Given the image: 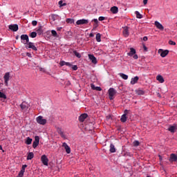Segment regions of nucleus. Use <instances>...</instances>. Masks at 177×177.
Wrapping results in <instances>:
<instances>
[{"instance_id": "obj_23", "label": "nucleus", "mask_w": 177, "mask_h": 177, "mask_svg": "<svg viewBox=\"0 0 177 177\" xmlns=\"http://www.w3.org/2000/svg\"><path fill=\"white\" fill-rule=\"evenodd\" d=\"M156 80L157 81H158L160 84H164L165 82V80L164 77H162V75H158L156 77Z\"/></svg>"}, {"instance_id": "obj_8", "label": "nucleus", "mask_w": 177, "mask_h": 177, "mask_svg": "<svg viewBox=\"0 0 177 177\" xmlns=\"http://www.w3.org/2000/svg\"><path fill=\"white\" fill-rule=\"evenodd\" d=\"M27 167H28L27 165H23L21 169V171L19 172L17 177H24V173L26 172V169L27 168Z\"/></svg>"}, {"instance_id": "obj_45", "label": "nucleus", "mask_w": 177, "mask_h": 177, "mask_svg": "<svg viewBox=\"0 0 177 177\" xmlns=\"http://www.w3.org/2000/svg\"><path fill=\"white\" fill-rule=\"evenodd\" d=\"M37 24H38V21H35V20H34V21H32V25L33 26H37Z\"/></svg>"}, {"instance_id": "obj_3", "label": "nucleus", "mask_w": 177, "mask_h": 177, "mask_svg": "<svg viewBox=\"0 0 177 177\" xmlns=\"http://www.w3.org/2000/svg\"><path fill=\"white\" fill-rule=\"evenodd\" d=\"M36 121L37 124H39V125H45L46 124V119H44L42 115H39L36 118Z\"/></svg>"}, {"instance_id": "obj_30", "label": "nucleus", "mask_w": 177, "mask_h": 177, "mask_svg": "<svg viewBox=\"0 0 177 177\" xmlns=\"http://www.w3.org/2000/svg\"><path fill=\"white\" fill-rule=\"evenodd\" d=\"M91 21H94L95 23L93 25L94 28H97V27H99V21H97V19H93Z\"/></svg>"}, {"instance_id": "obj_44", "label": "nucleus", "mask_w": 177, "mask_h": 177, "mask_svg": "<svg viewBox=\"0 0 177 177\" xmlns=\"http://www.w3.org/2000/svg\"><path fill=\"white\" fill-rule=\"evenodd\" d=\"M106 17H99L98 20L99 21H103V20H105Z\"/></svg>"}, {"instance_id": "obj_12", "label": "nucleus", "mask_w": 177, "mask_h": 177, "mask_svg": "<svg viewBox=\"0 0 177 177\" xmlns=\"http://www.w3.org/2000/svg\"><path fill=\"white\" fill-rule=\"evenodd\" d=\"M88 59L91 60L93 64H97V59L96 57H95V55H93V54H89Z\"/></svg>"}, {"instance_id": "obj_58", "label": "nucleus", "mask_w": 177, "mask_h": 177, "mask_svg": "<svg viewBox=\"0 0 177 177\" xmlns=\"http://www.w3.org/2000/svg\"><path fill=\"white\" fill-rule=\"evenodd\" d=\"M60 135L61 136H63V131H61Z\"/></svg>"}, {"instance_id": "obj_53", "label": "nucleus", "mask_w": 177, "mask_h": 177, "mask_svg": "<svg viewBox=\"0 0 177 177\" xmlns=\"http://www.w3.org/2000/svg\"><path fill=\"white\" fill-rule=\"evenodd\" d=\"M143 49L144 50H145V52H147V47L146 46V45H143Z\"/></svg>"}, {"instance_id": "obj_55", "label": "nucleus", "mask_w": 177, "mask_h": 177, "mask_svg": "<svg viewBox=\"0 0 177 177\" xmlns=\"http://www.w3.org/2000/svg\"><path fill=\"white\" fill-rule=\"evenodd\" d=\"M149 0H143L144 5H147V2Z\"/></svg>"}, {"instance_id": "obj_22", "label": "nucleus", "mask_w": 177, "mask_h": 177, "mask_svg": "<svg viewBox=\"0 0 177 177\" xmlns=\"http://www.w3.org/2000/svg\"><path fill=\"white\" fill-rule=\"evenodd\" d=\"M59 66L63 67V66H67L68 67H71L72 64L70 62H66L65 61H60Z\"/></svg>"}, {"instance_id": "obj_14", "label": "nucleus", "mask_w": 177, "mask_h": 177, "mask_svg": "<svg viewBox=\"0 0 177 177\" xmlns=\"http://www.w3.org/2000/svg\"><path fill=\"white\" fill-rule=\"evenodd\" d=\"M136 95H138V96H143L146 93V91L145 90L139 88L135 91Z\"/></svg>"}, {"instance_id": "obj_43", "label": "nucleus", "mask_w": 177, "mask_h": 177, "mask_svg": "<svg viewBox=\"0 0 177 177\" xmlns=\"http://www.w3.org/2000/svg\"><path fill=\"white\" fill-rule=\"evenodd\" d=\"M169 45H173V46L176 45V43L172 40H169Z\"/></svg>"}, {"instance_id": "obj_17", "label": "nucleus", "mask_w": 177, "mask_h": 177, "mask_svg": "<svg viewBox=\"0 0 177 177\" xmlns=\"http://www.w3.org/2000/svg\"><path fill=\"white\" fill-rule=\"evenodd\" d=\"M160 51L161 52V57H165L168 55V53H169V50H168L159 49V52Z\"/></svg>"}, {"instance_id": "obj_29", "label": "nucleus", "mask_w": 177, "mask_h": 177, "mask_svg": "<svg viewBox=\"0 0 177 177\" xmlns=\"http://www.w3.org/2000/svg\"><path fill=\"white\" fill-rule=\"evenodd\" d=\"M25 143L26 145H31V143H32V138L28 137L26 138V140H25Z\"/></svg>"}, {"instance_id": "obj_28", "label": "nucleus", "mask_w": 177, "mask_h": 177, "mask_svg": "<svg viewBox=\"0 0 177 177\" xmlns=\"http://www.w3.org/2000/svg\"><path fill=\"white\" fill-rule=\"evenodd\" d=\"M101 38H102V35H100V33H97L95 36V39L97 42H102Z\"/></svg>"}, {"instance_id": "obj_42", "label": "nucleus", "mask_w": 177, "mask_h": 177, "mask_svg": "<svg viewBox=\"0 0 177 177\" xmlns=\"http://www.w3.org/2000/svg\"><path fill=\"white\" fill-rule=\"evenodd\" d=\"M51 34H52L53 37H57V32H56V30H51Z\"/></svg>"}, {"instance_id": "obj_57", "label": "nucleus", "mask_w": 177, "mask_h": 177, "mask_svg": "<svg viewBox=\"0 0 177 177\" xmlns=\"http://www.w3.org/2000/svg\"><path fill=\"white\" fill-rule=\"evenodd\" d=\"M19 37H20V36H19V35H17L15 37V39H19Z\"/></svg>"}, {"instance_id": "obj_32", "label": "nucleus", "mask_w": 177, "mask_h": 177, "mask_svg": "<svg viewBox=\"0 0 177 177\" xmlns=\"http://www.w3.org/2000/svg\"><path fill=\"white\" fill-rule=\"evenodd\" d=\"M135 15H136L137 19H142V17H143V16L142 15V14H140V12H139V11H136Z\"/></svg>"}, {"instance_id": "obj_11", "label": "nucleus", "mask_w": 177, "mask_h": 177, "mask_svg": "<svg viewBox=\"0 0 177 177\" xmlns=\"http://www.w3.org/2000/svg\"><path fill=\"white\" fill-rule=\"evenodd\" d=\"M88 23H89V20L85 19H79L76 21V24L77 26H82V24H88Z\"/></svg>"}, {"instance_id": "obj_31", "label": "nucleus", "mask_w": 177, "mask_h": 177, "mask_svg": "<svg viewBox=\"0 0 177 177\" xmlns=\"http://www.w3.org/2000/svg\"><path fill=\"white\" fill-rule=\"evenodd\" d=\"M127 118H128L127 117V115H122L121 118H120L121 122H127Z\"/></svg>"}, {"instance_id": "obj_46", "label": "nucleus", "mask_w": 177, "mask_h": 177, "mask_svg": "<svg viewBox=\"0 0 177 177\" xmlns=\"http://www.w3.org/2000/svg\"><path fill=\"white\" fill-rule=\"evenodd\" d=\"M133 145H134V146H139L140 142H139L138 140H135V141L133 142Z\"/></svg>"}, {"instance_id": "obj_16", "label": "nucleus", "mask_w": 177, "mask_h": 177, "mask_svg": "<svg viewBox=\"0 0 177 177\" xmlns=\"http://www.w3.org/2000/svg\"><path fill=\"white\" fill-rule=\"evenodd\" d=\"M177 130V126L176 124H174L173 125H170L168 128V131L169 132H171V133H174L175 131Z\"/></svg>"}, {"instance_id": "obj_1", "label": "nucleus", "mask_w": 177, "mask_h": 177, "mask_svg": "<svg viewBox=\"0 0 177 177\" xmlns=\"http://www.w3.org/2000/svg\"><path fill=\"white\" fill-rule=\"evenodd\" d=\"M21 42L25 45L26 49H31L32 50H35L37 52L38 48L35 46L33 42L30 41V38L28 37V35H21Z\"/></svg>"}, {"instance_id": "obj_25", "label": "nucleus", "mask_w": 177, "mask_h": 177, "mask_svg": "<svg viewBox=\"0 0 177 177\" xmlns=\"http://www.w3.org/2000/svg\"><path fill=\"white\" fill-rule=\"evenodd\" d=\"M169 161L172 162L177 161V156L175 153H171L170 155Z\"/></svg>"}, {"instance_id": "obj_59", "label": "nucleus", "mask_w": 177, "mask_h": 177, "mask_svg": "<svg viewBox=\"0 0 177 177\" xmlns=\"http://www.w3.org/2000/svg\"><path fill=\"white\" fill-rule=\"evenodd\" d=\"M0 150H3L2 145H0Z\"/></svg>"}, {"instance_id": "obj_40", "label": "nucleus", "mask_w": 177, "mask_h": 177, "mask_svg": "<svg viewBox=\"0 0 177 177\" xmlns=\"http://www.w3.org/2000/svg\"><path fill=\"white\" fill-rule=\"evenodd\" d=\"M57 17H59V15H55V14H53L51 15V19L53 20V21H55Z\"/></svg>"}, {"instance_id": "obj_34", "label": "nucleus", "mask_w": 177, "mask_h": 177, "mask_svg": "<svg viewBox=\"0 0 177 177\" xmlns=\"http://www.w3.org/2000/svg\"><path fill=\"white\" fill-rule=\"evenodd\" d=\"M0 97L1 99H5V100L8 98V97L6 96V94H5V93H2L1 91H0Z\"/></svg>"}, {"instance_id": "obj_15", "label": "nucleus", "mask_w": 177, "mask_h": 177, "mask_svg": "<svg viewBox=\"0 0 177 177\" xmlns=\"http://www.w3.org/2000/svg\"><path fill=\"white\" fill-rule=\"evenodd\" d=\"M62 147H64L67 154H70L71 153V148H70L68 145H67L66 142L62 143Z\"/></svg>"}, {"instance_id": "obj_51", "label": "nucleus", "mask_w": 177, "mask_h": 177, "mask_svg": "<svg viewBox=\"0 0 177 177\" xmlns=\"http://www.w3.org/2000/svg\"><path fill=\"white\" fill-rule=\"evenodd\" d=\"M26 56H28V57H32V55L30 53H27Z\"/></svg>"}, {"instance_id": "obj_47", "label": "nucleus", "mask_w": 177, "mask_h": 177, "mask_svg": "<svg viewBox=\"0 0 177 177\" xmlns=\"http://www.w3.org/2000/svg\"><path fill=\"white\" fill-rule=\"evenodd\" d=\"M95 91H98L99 92L102 91V87H100V86H96V87H95Z\"/></svg>"}, {"instance_id": "obj_24", "label": "nucleus", "mask_w": 177, "mask_h": 177, "mask_svg": "<svg viewBox=\"0 0 177 177\" xmlns=\"http://www.w3.org/2000/svg\"><path fill=\"white\" fill-rule=\"evenodd\" d=\"M109 151H110V153H115V151H116L115 146L114 145V144H113V142H111L110 144Z\"/></svg>"}, {"instance_id": "obj_49", "label": "nucleus", "mask_w": 177, "mask_h": 177, "mask_svg": "<svg viewBox=\"0 0 177 177\" xmlns=\"http://www.w3.org/2000/svg\"><path fill=\"white\" fill-rule=\"evenodd\" d=\"M91 89H93V91H95L96 86H95V84H91Z\"/></svg>"}, {"instance_id": "obj_54", "label": "nucleus", "mask_w": 177, "mask_h": 177, "mask_svg": "<svg viewBox=\"0 0 177 177\" xmlns=\"http://www.w3.org/2000/svg\"><path fill=\"white\" fill-rule=\"evenodd\" d=\"M147 39H149L147 36H145V37H143V41H147Z\"/></svg>"}, {"instance_id": "obj_52", "label": "nucleus", "mask_w": 177, "mask_h": 177, "mask_svg": "<svg viewBox=\"0 0 177 177\" xmlns=\"http://www.w3.org/2000/svg\"><path fill=\"white\" fill-rule=\"evenodd\" d=\"M63 29V27H57V31H61Z\"/></svg>"}, {"instance_id": "obj_9", "label": "nucleus", "mask_w": 177, "mask_h": 177, "mask_svg": "<svg viewBox=\"0 0 177 177\" xmlns=\"http://www.w3.org/2000/svg\"><path fill=\"white\" fill-rule=\"evenodd\" d=\"M38 145H39V136H35V140L33 141V143H32L33 149H37V147H38Z\"/></svg>"}, {"instance_id": "obj_38", "label": "nucleus", "mask_w": 177, "mask_h": 177, "mask_svg": "<svg viewBox=\"0 0 177 177\" xmlns=\"http://www.w3.org/2000/svg\"><path fill=\"white\" fill-rule=\"evenodd\" d=\"M124 157H133V154H132L131 152H125L124 154Z\"/></svg>"}, {"instance_id": "obj_26", "label": "nucleus", "mask_w": 177, "mask_h": 177, "mask_svg": "<svg viewBox=\"0 0 177 177\" xmlns=\"http://www.w3.org/2000/svg\"><path fill=\"white\" fill-rule=\"evenodd\" d=\"M63 2H65V3H63ZM58 5L59 6V8H63V6H67V3H66V0H60L58 2Z\"/></svg>"}, {"instance_id": "obj_36", "label": "nucleus", "mask_w": 177, "mask_h": 177, "mask_svg": "<svg viewBox=\"0 0 177 177\" xmlns=\"http://www.w3.org/2000/svg\"><path fill=\"white\" fill-rule=\"evenodd\" d=\"M29 37L30 38H36L37 37V32H32L29 34Z\"/></svg>"}, {"instance_id": "obj_35", "label": "nucleus", "mask_w": 177, "mask_h": 177, "mask_svg": "<svg viewBox=\"0 0 177 177\" xmlns=\"http://www.w3.org/2000/svg\"><path fill=\"white\" fill-rule=\"evenodd\" d=\"M66 23H68V24H73L74 23V19H71V18H68L66 20Z\"/></svg>"}, {"instance_id": "obj_13", "label": "nucleus", "mask_w": 177, "mask_h": 177, "mask_svg": "<svg viewBox=\"0 0 177 177\" xmlns=\"http://www.w3.org/2000/svg\"><path fill=\"white\" fill-rule=\"evenodd\" d=\"M86 118H88V115L86 113H82L79 116L78 120L80 122H84Z\"/></svg>"}, {"instance_id": "obj_37", "label": "nucleus", "mask_w": 177, "mask_h": 177, "mask_svg": "<svg viewBox=\"0 0 177 177\" xmlns=\"http://www.w3.org/2000/svg\"><path fill=\"white\" fill-rule=\"evenodd\" d=\"M37 34H38V35H42V34H44V30H42V28H39L37 30Z\"/></svg>"}, {"instance_id": "obj_2", "label": "nucleus", "mask_w": 177, "mask_h": 177, "mask_svg": "<svg viewBox=\"0 0 177 177\" xmlns=\"http://www.w3.org/2000/svg\"><path fill=\"white\" fill-rule=\"evenodd\" d=\"M127 56H130V57H133L134 60H138V56L136 55V50L133 48H130V52L127 53Z\"/></svg>"}, {"instance_id": "obj_4", "label": "nucleus", "mask_w": 177, "mask_h": 177, "mask_svg": "<svg viewBox=\"0 0 177 177\" xmlns=\"http://www.w3.org/2000/svg\"><path fill=\"white\" fill-rule=\"evenodd\" d=\"M108 93L110 100H113V97H114V95L117 93V91L114 88H110L108 91Z\"/></svg>"}, {"instance_id": "obj_41", "label": "nucleus", "mask_w": 177, "mask_h": 177, "mask_svg": "<svg viewBox=\"0 0 177 177\" xmlns=\"http://www.w3.org/2000/svg\"><path fill=\"white\" fill-rule=\"evenodd\" d=\"M71 67L73 71H77L78 70V66L77 65H72Z\"/></svg>"}, {"instance_id": "obj_48", "label": "nucleus", "mask_w": 177, "mask_h": 177, "mask_svg": "<svg viewBox=\"0 0 177 177\" xmlns=\"http://www.w3.org/2000/svg\"><path fill=\"white\" fill-rule=\"evenodd\" d=\"M128 113H129V111L128 109H125L124 111V114L123 115H128Z\"/></svg>"}, {"instance_id": "obj_20", "label": "nucleus", "mask_w": 177, "mask_h": 177, "mask_svg": "<svg viewBox=\"0 0 177 177\" xmlns=\"http://www.w3.org/2000/svg\"><path fill=\"white\" fill-rule=\"evenodd\" d=\"M139 81V77L135 76L134 77H132L131 80V84L135 85V84H138V82Z\"/></svg>"}, {"instance_id": "obj_50", "label": "nucleus", "mask_w": 177, "mask_h": 177, "mask_svg": "<svg viewBox=\"0 0 177 177\" xmlns=\"http://www.w3.org/2000/svg\"><path fill=\"white\" fill-rule=\"evenodd\" d=\"M70 85H71V82H70V80H68L66 84V86H70Z\"/></svg>"}, {"instance_id": "obj_18", "label": "nucleus", "mask_w": 177, "mask_h": 177, "mask_svg": "<svg viewBox=\"0 0 177 177\" xmlns=\"http://www.w3.org/2000/svg\"><path fill=\"white\" fill-rule=\"evenodd\" d=\"M155 26H156V27L158 30H160V31H163V30H164V26H163L162 24H161L159 21H155Z\"/></svg>"}, {"instance_id": "obj_10", "label": "nucleus", "mask_w": 177, "mask_h": 177, "mask_svg": "<svg viewBox=\"0 0 177 177\" xmlns=\"http://www.w3.org/2000/svg\"><path fill=\"white\" fill-rule=\"evenodd\" d=\"M8 28L11 30L13 31L14 32H16V31L19 30V25L17 24H10L8 26Z\"/></svg>"}, {"instance_id": "obj_21", "label": "nucleus", "mask_w": 177, "mask_h": 177, "mask_svg": "<svg viewBox=\"0 0 177 177\" xmlns=\"http://www.w3.org/2000/svg\"><path fill=\"white\" fill-rule=\"evenodd\" d=\"M110 11L113 15H117V13H118V7L113 6L111 8Z\"/></svg>"}, {"instance_id": "obj_33", "label": "nucleus", "mask_w": 177, "mask_h": 177, "mask_svg": "<svg viewBox=\"0 0 177 177\" xmlns=\"http://www.w3.org/2000/svg\"><path fill=\"white\" fill-rule=\"evenodd\" d=\"M73 53H74L75 56H76V57H77L78 59H81V54L80 53H78V51L74 50Z\"/></svg>"}, {"instance_id": "obj_19", "label": "nucleus", "mask_w": 177, "mask_h": 177, "mask_svg": "<svg viewBox=\"0 0 177 177\" xmlns=\"http://www.w3.org/2000/svg\"><path fill=\"white\" fill-rule=\"evenodd\" d=\"M123 35L125 38H128L129 37V30L128 29V26H126L123 30Z\"/></svg>"}, {"instance_id": "obj_5", "label": "nucleus", "mask_w": 177, "mask_h": 177, "mask_svg": "<svg viewBox=\"0 0 177 177\" xmlns=\"http://www.w3.org/2000/svg\"><path fill=\"white\" fill-rule=\"evenodd\" d=\"M3 80L6 86H8L9 80H10V73L6 72L3 76Z\"/></svg>"}, {"instance_id": "obj_7", "label": "nucleus", "mask_w": 177, "mask_h": 177, "mask_svg": "<svg viewBox=\"0 0 177 177\" xmlns=\"http://www.w3.org/2000/svg\"><path fill=\"white\" fill-rule=\"evenodd\" d=\"M41 161L44 165H46V167H48L49 159L48 158V156L46 155H42L41 157Z\"/></svg>"}, {"instance_id": "obj_60", "label": "nucleus", "mask_w": 177, "mask_h": 177, "mask_svg": "<svg viewBox=\"0 0 177 177\" xmlns=\"http://www.w3.org/2000/svg\"><path fill=\"white\" fill-rule=\"evenodd\" d=\"M159 158L161 160V155H159Z\"/></svg>"}, {"instance_id": "obj_6", "label": "nucleus", "mask_w": 177, "mask_h": 177, "mask_svg": "<svg viewBox=\"0 0 177 177\" xmlns=\"http://www.w3.org/2000/svg\"><path fill=\"white\" fill-rule=\"evenodd\" d=\"M19 107H21V110L23 113L27 111L28 110V104L26 101H24L21 104H20Z\"/></svg>"}, {"instance_id": "obj_39", "label": "nucleus", "mask_w": 177, "mask_h": 177, "mask_svg": "<svg viewBox=\"0 0 177 177\" xmlns=\"http://www.w3.org/2000/svg\"><path fill=\"white\" fill-rule=\"evenodd\" d=\"M120 77L122 80H128V75H126L125 73H120Z\"/></svg>"}, {"instance_id": "obj_56", "label": "nucleus", "mask_w": 177, "mask_h": 177, "mask_svg": "<svg viewBox=\"0 0 177 177\" xmlns=\"http://www.w3.org/2000/svg\"><path fill=\"white\" fill-rule=\"evenodd\" d=\"M89 37L91 38H93V37H95V35H93L92 32L89 34Z\"/></svg>"}, {"instance_id": "obj_27", "label": "nucleus", "mask_w": 177, "mask_h": 177, "mask_svg": "<svg viewBox=\"0 0 177 177\" xmlns=\"http://www.w3.org/2000/svg\"><path fill=\"white\" fill-rule=\"evenodd\" d=\"M32 158H34V153L33 152L28 153L26 160H32Z\"/></svg>"}]
</instances>
